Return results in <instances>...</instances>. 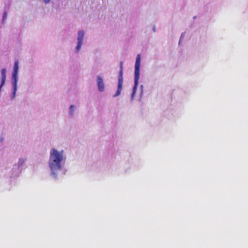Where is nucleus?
<instances>
[{"label":"nucleus","mask_w":248,"mask_h":248,"mask_svg":"<svg viewBox=\"0 0 248 248\" xmlns=\"http://www.w3.org/2000/svg\"><path fill=\"white\" fill-rule=\"evenodd\" d=\"M63 159L62 152L59 153L53 148L50 152L49 165L52 171L59 170L61 169V163Z\"/></svg>","instance_id":"1"},{"label":"nucleus","mask_w":248,"mask_h":248,"mask_svg":"<svg viewBox=\"0 0 248 248\" xmlns=\"http://www.w3.org/2000/svg\"><path fill=\"white\" fill-rule=\"evenodd\" d=\"M140 54H138L136 58V61L135 63V79H134V86L133 89V93L132 94L134 95L136 93L137 87L138 85L139 79L140 78Z\"/></svg>","instance_id":"2"},{"label":"nucleus","mask_w":248,"mask_h":248,"mask_svg":"<svg viewBox=\"0 0 248 248\" xmlns=\"http://www.w3.org/2000/svg\"><path fill=\"white\" fill-rule=\"evenodd\" d=\"M18 70V61H16L15 62L14 70L12 73L13 84V94L15 96V94L17 90V76Z\"/></svg>","instance_id":"3"},{"label":"nucleus","mask_w":248,"mask_h":248,"mask_svg":"<svg viewBox=\"0 0 248 248\" xmlns=\"http://www.w3.org/2000/svg\"><path fill=\"white\" fill-rule=\"evenodd\" d=\"M123 85V62H120V70L119 76V82L118 85V89L116 93L113 95L114 97H116L119 95L121 93Z\"/></svg>","instance_id":"4"},{"label":"nucleus","mask_w":248,"mask_h":248,"mask_svg":"<svg viewBox=\"0 0 248 248\" xmlns=\"http://www.w3.org/2000/svg\"><path fill=\"white\" fill-rule=\"evenodd\" d=\"M84 36V32L83 31H80L78 32V45L76 47V49L77 51H79L83 43V40Z\"/></svg>","instance_id":"5"},{"label":"nucleus","mask_w":248,"mask_h":248,"mask_svg":"<svg viewBox=\"0 0 248 248\" xmlns=\"http://www.w3.org/2000/svg\"><path fill=\"white\" fill-rule=\"evenodd\" d=\"M97 79L98 90L100 92H103L104 90V85L103 83V80L102 78L99 76H97Z\"/></svg>","instance_id":"6"},{"label":"nucleus","mask_w":248,"mask_h":248,"mask_svg":"<svg viewBox=\"0 0 248 248\" xmlns=\"http://www.w3.org/2000/svg\"><path fill=\"white\" fill-rule=\"evenodd\" d=\"M6 18H7V12L5 11V12H4L3 15V18H2L3 22L4 21V20L6 19Z\"/></svg>","instance_id":"7"},{"label":"nucleus","mask_w":248,"mask_h":248,"mask_svg":"<svg viewBox=\"0 0 248 248\" xmlns=\"http://www.w3.org/2000/svg\"><path fill=\"white\" fill-rule=\"evenodd\" d=\"M73 112H74V106L71 105L70 108V113L71 114H73Z\"/></svg>","instance_id":"8"},{"label":"nucleus","mask_w":248,"mask_h":248,"mask_svg":"<svg viewBox=\"0 0 248 248\" xmlns=\"http://www.w3.org/2000/svg\"><path fill=\"white\" fill-rule=\"evenodd\" d=\"M46 3H48L50 0H43Z\"/></svg>","instance_id":"9"},{"label":"nucleus","mask_w":248,"mask_h":248,"mask_svg":"<svg viewBox=\"0 0 248 248\" xmlns=\"http://www.w3.org/2000/svg\"><path fill=\"white\" fill-rule=\"evenodd\" d=\"M154 31H155V28H154Z\"/></svg>","instance_id":"10"}]
</instances>
